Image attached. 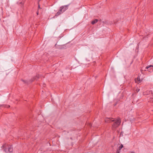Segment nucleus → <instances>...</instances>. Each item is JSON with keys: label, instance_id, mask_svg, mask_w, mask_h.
Listing matches in <instances>:
<instances>
[{"label": "nucleus", "instance_id": "f257e3e1", "mask_svg": "<svg viewBox=\"0 0 153 153\" xmlns=\"http://www.w3.org/2000/svg\"><path fill=\"white\" fill-rule=\"evenodd\" d=\"M120 123V120L119 118L117 119L115 122L114 123L113 125L112 126L114 128H115L118 126Z\"/></svg>", "mask_w": 153, "mask_h": 153}, {"label": "nucleus", "instance_id": "f8f14e48", "mask_svg": "<svg viewBox=\"0 0 153 153\" xmlns=\"http://www.w3.org/2000/svg\"><path fill=\"white\" fill-rule=\"evenodd\" d=\"M151 101L153 102V98H152L151 99Z\"/></svg>", "mask_w": 153, "mask_h": 153}, {"label": "nucleus", "instance_id": "0eeeda50", "mask_svg": "<svg viewBox=\"0 0 153 153\" xmlns=\"http://www.w3.org/2000/svg\"><path fill=\"white\" fill-rule=\"evenodd\" d=\"M98 21V20L97 19H95L91 23L92 24L94 25L97 23Z\"/></svg>", "mask_w": 153, "mask_h": 153}, {"label": "nucleus", "instance_id": "9d476101", "mask_svg": "<svg viewBox=\"0 0 153 153\" xmlns=\"http://www.w3.org/2000/svg\"><path fill=\"white\" fill-rule=\"evenodd\" d=\"M153 67V65H150L148 66H146V68L148 69L149 68H150V67Z\"/></svg>", "mask_w": 153, "mask_h": 153}, {"label": "nucleus", "instance_id": "6e6552de", "mask_svg": "<svg viewBox=\"0 0 153 153\" xmlns=\"http://www.w3.org/2000/svg\"><path fill=\"white\" fill-rule=\"evenodd\" d=\"M62 13V12H61L60 9V10L56 13L55 16H58Z\"/></svg>", "mask_w": 153, "mask_h": 153}, {"label": "nucleus", "instance_id": "1a4fd4ad", "mask_svg": "<svg viewBox=\"0 0 153 153\" xmlns=\"http://www.w3.org/2000/svg\"><path fill=\"white\" fill-rule=\"evenodd\" d=\"M123 146L122 144H121V145L119 146L118 148V149L120 150H121V149L123 148Z\"/></svg>", "mask_w": 153, "mask_h": 153}, {"label": "nucleus", "instance_id": "7ed1b4c3", "mask_svg": "<svg viewBox=\"0 0 153 153\" xmlns=\"http://www.w3.org/2000/svg\"><path fill=\"white\" fill-rule=\"evenodd\" d=\"M60 9L61 12H62L63 13L65 11L68 9V7L67 6H64L61 7Z\"/></svg>", "mask_w": 153, "mask_h": 153}, {"label": "nucleus", "instance_id": "ddd939ff", "mask_svg": "<svg viewBox=\"0 0 153 153\" xmlns=\"http://www.w3.org/2000/svg\"><path fill=\"white\" fill-rule=\"evenodd\" d=\"M131 153H135V152H131Z\"/></svg>", "mask_w": 153, "mask_h": 153}, {"label": "nucleus", "instance_id": "20e7f679", "mask_svg": "<svg viewBox=\"0 0 153 153\" xmlns=\"http://www.w3.org/2000/svg\"><path fill=\"white\" fill-rule=\"evenodd\" d=\"M13 148H12V146H10L8 147L7 150H6L5 151L6 152L8 151L9 152H11L13 151Z\"/></svg>", "mask_w": 153, "mask_h": 153}, {"label": "nucleus", "instance_id": "39448f33", "mask_svg": "<svg viewBox=\"0 0 153 153\" xmlns=\"http://www.w3.org/2000/svg\"><path fill=\"white\" fill-rule=\"evenodd\" d=\"M113 121L114 120H111V119L110 118H107L105 120V121L107 123L110 122L111 121Z\"/></svg>", "mask_w": 153, "mask_h": 153}, {"label": "nucleus", "instance_id": "f03ea898", "mask_svg": "<svg viewBox=\"0 0 153 153\" xmlns=\"http://www.w3.org/2000/svg\"><path fill=\"white\" fill-rule=\"evenodd\" d=\"M143 79V76L140 75L138 76L137 78L135 79V81L136 83H139L142 81Z\"/></svg>", "mask_w": 153, "mask_h": 153}, {"label": "nucleus", "instance_id": "2eb2a0df", "mask_svg": "<svg viewBox=\"0 0 153 153\" xmlns=\"http://www.w3.org/2000/svg\"><path fill=\"white\" fill-rule=\"evenodd\" d=\"M37 15H38V12H37Z\"/></svg>", "mask_w": 153, "mask_h": 153}, {"label": "nucleus", "instance_id": "9b49d317", "mask_svg": "<svg viewBox=\"0 0 153 153\" xmlns=\"http://www.w3.org/2000/svg\"><path fill=\"white\" fill-rule=\"evenodd\" d=\"M114 153H120V152L119 151H118V150H117L116 152Z\"/></svg>", "mask_w": 153, "mask_h": 153}, {"label": "nucleus", "instance_id": "4468645a", "mask_svg": "<svg viewBox=\"0 0 153 153\" xmlns=\"http://www.w3.org/2000/svg\"><path fill=\"white\" fill-rule=\"evenodd\" d=\"M38 8H40V6L39 5H38Z\"/></svg>", "mask_w": 153, "mask_h": 153}, {"label": "nucleus", "instance_id": "423d86ee", "mask_svg": "<svg viewBox=\"0 0 153 153\" xmlns=\"http://www.w3.org/2000/svg\"><path fill=\"white\" fill-rule=\"evenodd\" d=\"M151 93V91H147L146 92L143 93V94L144 95H147Z\"/></svg>", "mask_w": 153, "mask_h": 153}]
</instances>
